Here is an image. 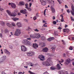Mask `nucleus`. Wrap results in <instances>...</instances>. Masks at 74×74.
<instances>
[{"label":"nucleus","mask_w":74,"mask_h":74,"mask_svg":"<svg viewBox=\"0 0 74 74\" xmlns=\"http://www.w3.org/2000/svg\"><path fill=\"white\" fill-rule=\"evenodd\" d=\"M55 17H54V16H53V20H54V19H55Z\"/></svg>","instance_id":"e2e57ef3"},{"label":"nucleus","mask_w":74,"mask_h":74,"mask_svg":"<svg viewBox=\"0 0 74 74\" xmlns=\"http://www.w3.org/2000/svg\"><path fill=\"white\" fill-rule=\"evenodd\" d=\"M8 4L9 5H11V6L13 8H15V7H16V5H15V4L13 3H9Z\"/></svg>","instance_id":"6e6552de"},{"label":"nucleus","mask_w":74,"mask_h":74,"mask_svg":"<svg viewBox=\"0 0 74 74\" xmlns=\"http://www.w3.org/2000/svg\"><path fill=\"white\" fill-rule=\"evenodd\" d=\"M50 8L52 11V12H53V13H54V12H55V9L53 8V6H51Z\"/></svg>","instance_id":"2eb2a0df"},{"label":"nucleus","mask_w":74,"mask_h":74,"mask_svg":"<svg viewBox=\"0 0 74 74\" xmlns=\"http://www.w3.org/2000/svg\"><path fill=\"white\" fill-rule=\"evenodd\" d=\"M21 50L22 51H26L27 49L26 47L23 45H22L21 46Z\"/></svg>","instance_id":"39448f33"},{"label":"nucleus","mask_w":74,"mask_h":74,"mask_svg":"<svg viewBox=\"0 0 74 74\" xmlns=\"http://www.w3.org/2000/svg\"><path fill=\"white\" fill-rule=\"evenodd\" d=\"M21 34V30L18 29H16V31L15 32L14 35V36H18L20 35Z\"/></svg>","instance_id":"7ed1b4c3"},{"label":"nucleus","mask_w":74,"mask_h":74,"mask_svg":"<svg viewBox=\"0 0 74 74\" xmlns=\"http://www.w3.org/2000/svg\"><path fill=\"white\" fill-rule=\"evenodd\" d=\"M35 32H38L39 30L37 29H36L34 30Z\"/></svg>","instance_id":"5fc2aeb1"},{"label":"nucleus","mask_w":74,"mask_h":74,"mask_svg":"<svg viewBox=\"0 0 74 74\" xmlns=\"http://www.w3.org/2000/svg\"><path fill=\"white\" fill-rule=\"evenodd\" d=\"M38 58H39L40 60H42V61L44 60L45 59L44 56H43L42 55H40L39 56V57H38Z\"/></svg>","instance_id":"0eeeda50"},{"label":"nucleus","mask_w":74,"mask_h":74,"mask_svg":"<svg viewBox=\"0 0 74 74\" xmlns=\"http://www.w3.org/2000/svg\"><path fill=\"white\" fill-rule=\"evenodd\" d=\"M52 1L51 0H47V3H48L49 4H50Z\"/></svg>","instance_id":"c85d7f7f"},{"label":"nucleus","mask_w":74,"mask_h":74,"mask_svg":"<svg viewBox=\"0 0 74 74\" xmlns=\"http://www.w3.org/2000/svg\"><path fill=\"white\" fill-rule=\"evenodd\" d=\"M0 24H1V25L2 26H4L5 25V23H4V22H3V21H1V22Z\"/></svg>","instance_id":"a878e982"},{"label":"nucleus","mask_w":74,"mask_h":74,"mask_svg":"<svg viewBox=\"0 0 74 74\" xmlns=\"http://www.w3.org/2000/svg\"><path fill=\"white\" fill-rule=\"evenodd\" d=\"M35 35L36 38H39L41 37V35L39 34H35Z\"/></svg>","instance_id":"f8f14e48"},{"label":"nucleus","mask_w":74,"mask_h":74,"mask_svg":"<svg viewBox=\"0 0 74 74\" xmlns=\"http://www.w3.org/2000/svg\"><path fill=\"white\" fill-rule=\"evenodd\" d=\"M36 16H37V17H38L39 16V15H38V14H36Z\"/></svg>","instance_id":"680f3d73"},{"label":"nucleus","mask_w":74,"mask_h":74,"mask_svg":"<svg viewBox=\"0 0 74 74\" xmlns=\"http://www.w3.org/2000/svg\"><path fill=\"white\" fill-rule=\"evenodd\" d=\"M10 49H12V48H13V47L12 46H10Z\"/></svg>","instance_id":"69168bd1"},{"label":"nucleus","mask_w":74,"mask_h":74,"mask_svg":"<svg viewBox=\"0 0 74 74\" xmlns=\"http://www.w3.org/2000/svg\"><path fill=\"white\" fill-rule=\"evenodd\" d=\"M47 10V9H46L45 10H44V14L45 15V12Z\"/></svg>","instance_id":"c03bdc74"},{"label":"nucleus","mask_w":74,"mask_h":74,"mask_svg":"<svg viewBox=\"0 0 74 74\" xmlns=\"http://www.w3.org/2000/svg\"><path fill=\"white\" fill-rule=\"evenodd\" d=\"M25 6H26L25 8H28V4L27 3H26L25 4Z\"/></svg>","instance_id":"473e14b6"},{"label":"nucleus","mask_w":74,"mask_h":74,"mask_svg":"<svg viewBox=\"0 0 74 74\" xmlns=\"http://www.w3.org/2000/svg\"><path fill=\"white\" fill-rule=\"evenodd\" d=\"M17 26L18 27H22V24L21 23V22H18L16 24Z\"/></svg>","instance_id":"1a4fd4ad"},{"label":"nucleus","mask_w":74,"mask_h":74,"mask_svg":"<svg viewBox=\"0 0 74 74\" xmlns=\"http://www.w3.org/2000/svg\"><path fill=\"white\" fill-rule=\"evenodd\" d=\"M57 68L58 69V70H60V68L61 67H60V65H59V64H58L57 65Z\"/></svg>","instance_id":"412c9836"},{"label":"nucleus","mask_w":74,"mask_h":74,"mask_svg":"<svg viewBox=\"0 0 74 74\" xmlns=\"http://www.w3.org/2000/svg\"><path fill=\"white\" fill-rule=\"evenodd\" d=\"M18 15H21V13L20 12L18 13Z\"/></svg>","instance_id":"338daca9"},{"label":"nucleus","mask_w":74,"mask_h":74,"mask_svg":"<svg viewBox=\"0 0 74 74\" xmlns=\"http://www.w3.org/2000/svg\"><path fill=\"white\" fill-rule=\"evenodd\" d=\"M33 47L35 49L38 47V45L36 44H33Z\"/></svg>","instance_id":"6ab92c4d"},{"label":"nucleus","mask_w":74,"mask_h":74,"mask_svg":"<svg viewBox=\"0 0 74 74\" xmlns=\"http://www.w3.org/2000/svg\"><path fill=\"white\" fill-rule=\"evenodd\" d=\"M65 8H68V7H67V5H65Z\"/></svg>","instance_id":"6e6d98bb"},{"label":"nucleus","mask_w":74,"mask_h":74,"mask_svg":"<svg viewBox=\"0 0 74 74\" xmlns=\"http://www.w3.org/2000/svg\"><path fill=\"white\" fill-rule=\"evenodd\" d=\"M59 4H61L62 2L60 1V0H57Z\"/></svg>","instance_id":"49530a36"},{"label":"nucleus","mask_w":74,"mask_h":74,"mask_svg":"<svg viewBox=\"0 0 74 74\" xmlns=\"http://www.w3.org/2000/svg\"><path fill=\"white\" fill-rule=\"evenodd\" d=\"M41 40L42 41H44V40H45V37L44 36H42L41 37Z\"/></svg>","instance_id":"5701e85b"},{"label":"nucleus","mask_w":74,"mask_h":74,"mask_svg":"<svg viewBox=\"0 0 74 74\" xmlns=\"http://www.w3.org/2000/svg\"><path fill=\"white\" fill-rule=\"evenodd\" d=\"M51 49L52 50H55V49H56V48H55V47H52L51 48Z\"/></svg>","instance_id":"603ef678"},{"label":"nucleus","mask_w":74,"mask_h":74,"mask_svg":"<svg viewBox=\"0 0 74 74\" xmlns=\"http://www.w3.org/2000/svg\"><path fill=\"white\" fill-rule=\"evenodd\" d=\"M25 22H28V20L26 19H25Z\"/></svg>","instance_id":"774afa93"},{"label":"nucleus","mask_w":74,"mask_h":74,"mask_svg":"<svg viewBox=\"0 0 74 74\" xmlns=\"http://www.w3.org/2000/svg\"><path fill=\"white\" fill-rule=\"evenodd\" d=\"M12 26H15V24L14 23H12Z\"/></svg>","instance_id":"c9c22d12"},{"label":"nucleus","mask_w":74,"mask_h":74,"mask_svg":"<svg viewBox=\"0 0 74 74\" xmlns=\"http://www.w3.org/2000/svg\"><path fill=\"white\" fill-rule=\"evenodd\" d=\"M42 64L44 66H47V61L44 62L42 63Z\"/></svg>","instance_id":"bb28decb"},{"label":"nucleus","mask_w":74,"mask_h":74,"mask_svg":"<svg viewBox=\"0 0 74 74\" xmlns=\"http://www.w3.org/2000/svg\"><path fill=\"white\" fill-rule=\"evenodd\" d=\"M72 10H71V12L72 15L74 16V6L72 5L71 6Z\"/></svg>","instance_id":"20e7f679"},{"label":"nucleus","mask_w":74,"mask_h":74,"mask_svg":"<svg viewBox=\"0 0 74 74\" xmlns=\"http://www.w3.org/2000/svg\"><path fill=\"white\" fill-rule=\"evenodd\" d=\"M30 37L32 38H36V35L35 34H31L30 36Z\"/></svg>","instance_id":"a211bd4d"},{"label":"nucleus","mask_w":74,"mask_h":74,"mask_svg":"<svg viewBox=\"0 0 74 74\" xmlns=\"http://www.w3.org/2000/svg\"><path fill=\"white\" fill-rule=\"evenodd\" d=\"M5 33H7V32H8V31L7 29H5Z\"/></svg>","instance_id":"de8ad7c7"},{"label":"nucleus","mask_w":74,"mask_h":74,"mask_svg":"<svg viewBox=\"0 0 74 74\" xmlns=\"http://www.w3.org/2000/svg\"><path fill=\"white\" fill-rule=\"evenodd\" d=\"M51 59L50 58H49L47 59V66H51V64H50L49 63V62H50V60Z\"/></svg>","instance_id":"dca6fc26"},{"label":"nucleus","mask_w":74,"mask_h":74,"mask_svg":"<svg viewBox=\"0 0 74 74\" xmlns=\"http://www.w3.org/2000/svg\"><path fill=\"white\" fill-rule=\"evenodd\" d=\"M70 62H71L70 59L68 58L65 60V63L66 64H69L70 63Z\"/></svg>","instance_id":"423d86ee"},{"label":"nucleus","mask_w":74,"mask_h":74,"mask_svg":"<svg viewBox=\"0 0 74 74\" xmlns=\"http://www.w3.org/2000/svg\"><path fill=\"white\" fill-rule=\"evenodd\" d=\"M42 51L45 52H47V47H45L42 49Z\"/></svg>","instance_id":"b1692460"},{"label":"nucleus","mask_w":74,"mask_h":74,"mask_svg":"<svg viewBox=\"0 0 74 74\" xmlns=\"http://www.w3.org/2000/svg\"><path fill=\"white\" fill-rule=\"evenodd\" d=\"M3 10H4V9L1 8V6H0V11H3Z\"/></svg>","instance_id":"58836bf2"},{"label":"nucleus","mask_w":74,"mask_h":74,"mask_svg":"<svg viewBox=\"0 0 74 74\" xmlns=\"http://www.w3.org/2000/svg\"><path fill=\"white\" fill-rule=\"evenodd\" d=\"M40 1H41L42 3V4L43 5H46V2L44 1L43 0H40Z\"/></svg>","instance_id":"4468645a"},{"label":"nucleus","mask_w":74,"mask_h":74,"mask_svg":"<svg viewBox=\"0 0 74 74\" xmlns=\"http://www.w3.org/2000/svg\"><path fill=\"white\" fill-rule=\"evenodd\" d=\"M71 19L72 21L73 22L74 21V18H73V17L71 16Z\"/></svg>","instance_id":"f704fd0d"},{"label":"nucleus","mask_w":74,"mask_h":74,"mask_svg":"<svg viewBox=\"0 0 74 74\" xmlns=\"http://www.w3.org/2000/svg\"><path fill=\"white\" fill-rule=\"evenodd\" d=\"M69 49L70 50H73V47L71 46L69 48Z\"/></svg>","instance_id":"4c0bfd02"},{"label":"nucleus","mask_w":74,"mask_h":74,"mask_svg":"<svg viewBox=\"0 0 74 74\" xmlns=\"http://www.w3.org/2000/svg\"><path fill=\"white\" fill-rule=\"evenodd\" d=\"M70 30L69 29H63V32L66 33H69L70 32Z\"/></svg>","instance_id":"ddd939ff"},{"label":"nucleus","mask_w":74,"mask_h":74,"mask_svg":"<svg viewBox=\"0 0 74 74\" xmlns=\"http://www.w3.org/2000/svg\"><path fill=\"white\" fill-rule=\"evenodd\" d=\"M72 39L73 40H74V36L73 37H72Z\"/></svg>","instance_id":"052dcab7"},{"label":"nucleus","mask_w":74,"mask_h":74,"mask_svg":"<svg viewBox=\"0 0 74 74\" xmlns=\"http://www.w3.org/2000/svg\"><path fill=\"white\" fill-rule=\"evenodd\" d=\"M27 56H33L34 55V53L33 52H30L29 53H27Z\"/></svg>","instance_id":"9b49d317"},{"label":"nucleus","mask_w":74,"mask_h":74,"mask_svg":"<svg viewBox=\"0 0 74 74\" xmlns=\"http://www.w3.org/2000/svg\"><path fill=\"white\" fill-rule=\"evenodd\" d=\"M20 12L21 13H22L24 14H27V12H26V9H25L24 10H21Z\"/></svg>","instance_id":"9d476101"},{"label":"nucleus","mask_w":74,"mask_h":74,"mask_svg":"<svg viewBox=\"0 0 74 74\" xmlns=\"http://www.w3.org/2000/svg\"><path fill=\"white\" fill-rule=\"evenodd\" d=\"M27 10H28L29 11H32V9L31 8H27Z\"/></svg>","instance_id":"a19ab883"},{"label":"nucleus","mask_w":74,"mask_h":74,"mask_svg":"<svg viewBox=\"0 0 74 74\" xmlns=\"http://www.w3.org/2000/svg\"><path fill=\"white\" fill-rule=\"evenodd\" d=\"M71 36H69L68 37V38L69 39V40H71Z\"/></svg>","instance_id":"8fccbe9b"},{"label":"nucleus","mask_w":74,"mask_h":74,"mask_svg":"<svg viewBox=\"0 0 74 74\" xmlns=\"http://www.w3.org/2000/svg\"><path fill=\"white\" fill-rule=\"evenodd\" d=\"M50 69L51 70H55L56 68L54 66H51L50 67Z\"/></svg>","instance_id":"c756f323"},{"label":"nucleus","mask_w":74,"mask_h":74,"mask_svg":"<svg viewBox=\"0 0 74 74\" xmlns=\"http://www.w3.org/2000/svg\"><path fill=\"white\" fill-rule=\"evenodd\" d=\"M67 12L68 13H70V10L69 9L67 10Z\"/></svg>","instance_id":"09e8293b"},{"label":"nucleus","mask_w":74,"mask_h":74,"mask_svg":"<svg viewBox=\"0 0 74 74\" xmlns=\"http://www.w3.org/2000/svg\"><path fill=\"white\" fill-rule=\"evenodd\" d=\"M4 51L5 53H7V54H10V53L6 49H4Z\"/></svg>","instance_id":"aec40b11"},{"label":"nucleus","mask_w":74,"mask_h":74,"mask_svg":"<svg viewBox=\"0 0 74 74\" xmlns=\"http://www.w3.org/2000/svg\"><path fill=\"white\" fill-rule=\"evenodd\" d=\"M2 58H3V60H5V59H6V56H3V57H2Z\"/></svg>","instance_id":"7c9ffc66"},{"label":"nucleus","mask_w":74,"mask_h":74,"mask_svg":"<svg viewBox=\"0 0 74 74\" xmlns=\"http://www.w3.org/2000/svg\"><path fill=\"white\" fill-rule=\"evenodd\" d=\"M58 62L60 64H61L62 63H63V61H58Z\"/></svg>","instance_id":"a18cd8bd"},{"label":"nucleus","mask_w":74,"mask_h":74,"mask_svg":"<svg viewBox=\"0 0 74 74\" xmlns=\"http://www.w3.org/2000/svg\"><path fill=\"white\" fill-rule=\"evenodd\" d=\"M7 26H8V27H11V25L9 23H7Z\"/></svg>","instance_id":"2f4dec72"},{"label":"nucleus","mask_w":74,"mask_h":74,"mask_svg":"<svg viewBox=\"0 0 74 74\" xmlns=\"http://www.w3.org/2000/svg\"><path fill=\"white\" fill-rule=\"evenodd\" d=\"M27 0L28 1V2H30V1H32H32H33V0Z\"/></svg>","instance_id":"0e129e2a"},{"label":"nucleus","mask_w":74,"mask_h":74,"mask_svg":"<svg viewBox=\"0 0 74 74\" xmlns=\"http://www.w3.org/2000/svg\"><path fill=\"white\" fill-rule=\"evenodd\" d=\"M33 19H34L35 21V20H36V19H37V17H36V16H35L34 17Z\"/></svg>","instance_id":"79ce46f5"},{"label":"nucleus","mask_w":74,"mask_h":74,"mask_svg":"<svg viewBox=\"0 0 74 74\" xmlns=\"http://www.w3.org/2000/svg\"><path fill=\"white\" fill-rule=\"evenodd\" d=\"M29 7H31V6H32V3H29Z\"/></svg>","instance_id":"864d4df0"},{"label":"nucleus","mask_w":74,"mask_h":74,"mask_svg":"<svg viewBox=\"0 0 74 74\" xmlns=\"http://www.w3.org/2000/svg\"><path fill=\"white\" fill-rule=\"evenodd\" d=\"M58 29H60V30H61V29H62V27H59Z\"/></svg>","instance_id":"bf43d9fd"},{"label":"nucleus","mask_w":74,"mask_h":74,"mask_svg":"<svg viewBox=\"0 0 74 74\" xmlns=\"http://www.w3.org/2000/svg\"><path fill=\"white\" fill-rule=\"evenodd\" d=\"M53 23L54 25H56V21H53Z\"/></svg>","instance_id":"3c124183"},{"label":"nucleus","mask_w":74,"mask_h":74,"mask_svg":"<svg viewBox=\"0 0 74 74\" xmlns=\"http://www.w3.org/2000/svg\"><path fill=\"white\" fill-rule=\"evenodd\" d=\"M42 47H44L45 46V44L44 42L42 43L41 45Z\"/></svg>","instance_id":"4be33fe9"},{"label":"nucleus","mask_w":74,"mask_h":74,"mask_svg":"<svg viewBox=\"0 0 74 74\" xmlns=\"http://www.w3.org/2000/svg\"><path fill=\"white\" fill-rule=\"evenodd\" d=\"M23 43L25 45H32V44L31 42L27 40H24L23 41Z\"/></svg>","instance_id":"f03ea898"},{"label":"nucleus","mask_w":74,"mask_h":74,"mask_svg":"<svg viewBox=\"0 0 74 74\" xmlns=\"http://www.w3.org/2000/svg\"><path fill=\"white\" fill-rule=\"evenodd\" d=\"M62 42H63V44H64V45H65V44H66L65 43V42L64 41V40H62Z\"/></svg>","instance_id":"e433bc0d"},{"label":"nucleus","mask_w":74,"mask_h":74,"mask_svg":"<svg viewBox=\"0 0 74 74\" xmlns=\"http://www.w3.org/2000/svg\"><path fill=\"white\" fill-rule=\"evenodd\" d=\"M6 12L10 16L15 17L16 15V13L14 12H13L12 13L8 10H6Z\"/></svg>","instance_id":"f257e3e1"},{"label":"nucleus","mask_w":74,"mask_h":74,"mask_svg":"<svg viewBox=\"0 0 74 74\" xmlns=\"http://www.w3.org/2000/svg\"><path fill=\"white\" fill-rule=\"evenodd\" d=\"M61 22H63V21H64V19H63V18L62 17L61 19Z\"/></svg>","instance_id":"37998d69"},{"label":"nucleus","mask_w":74,"mask_h":74,"mask_svg":"<svg viewBox=\"0 0 74 74\" xmlns=\"http://www.w3.org/2000/svg\"><path fill=\"white\" fill-rule=\"evenodd\" d=\"M19 4L21 5H24V2H23L22 1L20 2H19Z\"/></svg>","instance_id":"cd10ccee"},{"label":"nucleus","mask_w":74,"mask_h":74,"mask_svg":"<svg viewBox=\"0 0 74 74\" xmlns=\"http://www.w3.org/2000/svg\"><path fill=\"white\" fill-rule=\"evenodd\" d=\"M27 40H29V41H30L31 40V38H27Z\"/></svg>","instance_id":"ea45409f"},{"label":"nucleus","mask_w":74,"mask_h":74,"mask_svg":"<svg viewBox=\"0 0 74 74\" xmlns=\"http://www.w3.org/2000/svg\"><path fill=\"white\" fill-rule=\"evenodd\" d=\"M0 37H1V38H2V37H3V35H2V34H0Z\"/></svg>","instance_id":"13d9d810"},{"label":"nucleus","mask_w":74,"mask_h":74,"mask_svg":"<svg viewBox=\"0 0 74 74\" xmlns=\"http://www.w3.org/2000/svg\"><path fill=\"white\" fill-rule=\"evenodd\" d=\"M54 39H55V38H54L53 37H52L48 38L47 39V40L49 41H52V40H54Z\"/></svg>","instance_id":"f3484780"},{"label":"nucleus","mask_w":74,"mask_h":74,"mask_svg":"<svg viewBox=\"0 0 74 74\" xmlns=\"http://www.w3.org/2000/svg\"><path fill=\"white\" fill-rule=\"evenodd\" d=\"M12 19L14 21H17V20H18L19 18H14Z\"/></svg>","instance_id":"393cba45"},{"label":"nucleus","mask_w":74,"mask_h":74,"mask_svg":"<svg viewBox=\"0 0 74 74\" xmlns=\"http://www.w3.org/2000/svg\"><path fill=\"white\" fill-rule=\"evenodd\" d=\"M47 25V23H45V24H44L43 26L44 27H47V25Z\"/></svg>","instance_id":"4d7b16f0"},{"label":"nucleus","mask_w":74,"mask_h":74,"mask_svg":"<svg viewBox=\"0 0 74 74\" xmlns=\"http://www.w3.org/2000/svg\"><path fill=\"white\" fill-rule=\"evenodd\" d=\"M29 73H30V74H35V73H33L32 72V71H29Z\"/></svg>","instance_id":"72a5a7b5"}]
</instances>
